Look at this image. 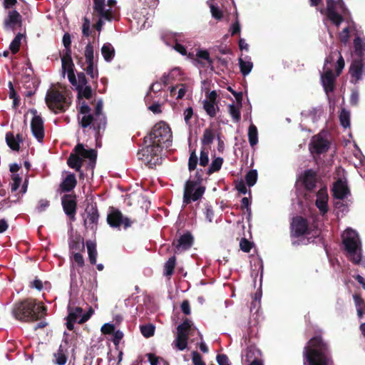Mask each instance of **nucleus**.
<instances>
[{
	"mask_svg": "<svg viewBox=\"0 0 365 365\" xmlns=\"http://www.w3.org/2000/svg\"><path fill=\"white\" fill-rule=\"evenodd\" d=\"M327 346L320 337L309 340L304 351V365H329Z\"/></svg>",
	"mask_w": 365,
	"mask_h": 365,
	"instance_id": "f257e3e1",
	"label": "nucleus"
},
{
	"mask_svg": "<svg viewBox=\"0 0 365 365\" xmlns=\"http://www.w3.org/2000/svg\"><path fill=\"white\" fill-rule=\"evenodd\" d=\"M343 244L349 259L354 264L365 267V259L362 256L361 242L357 232L351 229H346L342 234Z\"/></svg>",
	"mask_w": 365,
	"mask_h": 365,
	"instance_id": "f03ea898",
	"label": "nucleus"
},
{
	"mask_svg": "<svg viewBox=\"0 0 365 365\" xmlns=\"http://www.w3.org/2000/svg\"><path fill=\"white\" fill-rule=\"evenodd\" d=\"M46 307L40 304H36L34 299H27L16 304L13 310L16 319L21 321L29 322L40 319L44 315Z\"/></svg>",
	"mask_w": 365,
	"mask_h": 365,
	"instance_id": "7ed1b4c3",
	"label": "nucleus"
},
{
	"mask_svg": "<svg viewBox=\"0 0 365 365\" xmlns=\"http://www.w3.org/2000/svg\"><path fill=\"white\" fill-rule=\"evenodd\" d=\"M172 134L168 125L160 122L155 125L151 133L145 138V143H153L160 148H168L170 145Z\"/></svg>",
	"mask_w": 365,
	"mask_h": 365,
	"instance_id": "20e7f679",
	"label": "nucleus"
},
{
	"mask_svg": "<svg viewBox=\"0 0 365 365\" xmlns=\"http://www.w3.org/2000/svg\"><path fill=\"white\" fill-rule=\"evenodd\" d=\"M76 90L79 105L78 122L83 128H86L91 123L92 119L90 108L83 98L89 99L92 96V90L89 86L76 88Z\"/></svg>",
	"mask_w": 365,
	"mask_h": 365,
	"instance_id": "39448f33",
	"label": "nucleus"
},
{
	"mask_svg": "<svg viewBox=\"0 0 365 365\" xmlns=\"http://www.w3.org/2000/svg\"><path fill=\"white\" fill-rule=\"evenodd\" d=\"M74 151L75 153H71L68 159V165L71 168L79 170L82 165V161L86 160H89L90 165L95 163L96 153L93 149H86L83 144L79 143L76 146Z\"/></svg>",
	"mask_w": 365,
	"mask_h": 365,
	"instance_id": "423d86ee",
	"label": "nucleus"
},
{
	"mask_svg": "<svg viewBox=\"0 0 365 365\" xmlns=\"http://www.w3.org/2000/svg\"><path fill=\"white\" fill-rule=\"evenodd\" d=\"M61 90L53 88L48 91L46 96V103L48 107L54 113L65 110L69 103L66 96V89L61 87Z\"/></svg>",
	"mask_w": 365,
	"mask_h": 365,
	"instance_id": "0eeeda50",
	"label": "nucleus"
},
{
	"mask_svg": "<svg viewBox=\"0 0 365 365\" xmlns=\"http://www.w3.org/2000/svg\"><path fill=\"white\" fill-rule=\"evenodd\" d=\"M93 9L99 16V19L96 24V29L100 32L105 21H111L115 19L116 10L109 8L105 0H93Z\"/></svg>",
	"mask_w": 365,
	"mask_h": 365,
	"instance_id": "6e6552de",
	"label": "nucleus"
},
{
	"mask_svg": "<svg viewBox=\"0 0 365 365\" xmlns=\"http://www.w3.org/2000/svg\"><path fill=\"white\" fill-rule=\"evenodd\" d=\"M145 144V148L138 153V159L149 167L160 163L163 149L153 143Z\"/></svg>",
	"mask_w": 365,
	"mask_h": 365,
	"instance_id": "1a4fd4ad",
	"label": "nucleus"
},
{
	"mask_svg": "<svg viewBox=\"0 0 365 365\" xmlns=\"http://www.w3.org/2000/svg\"><path fill=\"white\" fill-rule=\"evenodd\" d=\"M349 11L342 0L335 1L327 0V15L328 19L336 26H339L343 21V16L349 14Z\"/></svg>",
	"mask_w": 365,
	"mask_h": 365,
	"instance_id": "9d476101",
	"label": "nucleus"
},
{
	"mask_svg": "<svg viewBox=\"0 0 365 365\" xmlns=\"http://www.w3.org/2000/svg\"><path fill=\"white\" fill-rule=\"evenodd\" d=\"M354 61L349 72L355 83L359 81L365 74V47H355L353 53Z\"/></svg>",
	"mask_w": 365,
	"mask_h": 365,
	"instance_id": "9b49d317",
	"label": "nucleus"
},
{
	"mask_svg": "<svg viewBox=\"0 0 365 365\" xmlns=\"http://www.w3.org/2000/svg\"><path fill=\"white\" fill-rule=\"evenodd\" d=\"M192 331V323L189 320L184 321L177 328V336L173 346L180 351H183L187 345L188 336Z\"/></svg>",
	"mask_w": 365,
	"mask_h": 365,
	"instance_id": "f8f14e48",
	"label": "nucleus"
},
{
	"mask_svg": "<svg viewBox=\"0 0 365 365\" xmlns=\"http://www.w3.org/2000/svg\"><path fill=\"white\" fill-rule=\"evenodd\" d=\"M205 192V187L194 181H187L184 189L183 202L190 203L200 199Z\"/></svg>",
	"mask_w": 365,
	"mask_h": 365,
	"instance_id": "ddd939ff",
	"label": "nucleus"
},
{
	"mask_svg": "<svg viewBox=\"0 0 365 365\" xmlns=\"http://www.w3.org/2000/svg\"><path fill=\"white\" fill-rule=\"evenodd\" d=\"M330 67L331 69L332 67H335L336 68V76H339L343 68H344V61L341 54V52L338 51L336 48L331 49L329 55L327 56L324 68Z\"/></svg>",
	"mask_w": 365,
	"mask_h": 365,
	"instance_id": "4468645a",
	"label": "nucleus"
},
{
	"mask_svg": "<svg viewBox=\"0 0 365 365\" xmlns=\"http://www.w3.org/2000/svg\"><path fill=\"white\" fill-rule=\"evenodd\" d=\"M93 313L92 309H90L86 314H83V310L80 307H76L74 309H70L66 322L67 328L70 330L73 329L74 322L78 324L84 323L91 317Z\"/></svg>",
	"mask_w": 365,
	"mask_h": 365,
	"instance_id": "2eb2a0df",
	"label": "nucleus"
},
{
	"mask_svg": "<svg viewBox=\"0 0 365 365\" xmlns=\"http://www.w3.org/2000/svg\"><path fill=\"white\" fill-rule=\"evenodd\" d=\"M62 75L64 77L67 73L68 78L72 85L76 84V78L73 72V63L71 56L69 47H66V53L61 58Z\"/></svg>",
	"mask_w": 365,
	"mask_h": 365,
	"instance_id": "dca6fc26",
	"label": "nucleus"
},
{
	"mask_svg": "<svg viewBox=\"0 0 365 365\" xmlns=\"http://www.w3.org/2000/svg\"><path fill=\"white\" fill-rule=\"evenodd\" d=\"M329 143L326 138V134L320 133L314 135L309 144V150L312 153H323L329 148Z\"/></svg>",
	"mask_w": 365,
	"mask_h": 365,
	"instance_id": "f3484780",
	"label": "nucleus"
},
{
	"mask_svg": "<svg viewBox=\"0 0 365 365\" xmlns=\"http://www.w3.org/2000/svg\"><path fill=\"white\" fill-rule=\"evenodd\" d=\"M34 117L31 122V129L33 135L38 142H41L44 137L43 122L42 118L36 115V111H32Z\"/></svg>",
	"mask_w": 365,
	"mask_h": 365,
	"instance_id": "a211bd4d",
	"label": "nucleus"
},
{
	"mask_svg": "<svg viewBox=\"0 0 365 365\" xmlns=\"http://www.w3.org/2000/svg\"><path fill=\"white\" fill-rule=\"evenodd\" d=\"M107 220L111 227L124 225V227L127 228L130 226V220L126 217L124 218L122 214L118 210H112L108 215Z\"/></svg>",
	"mask_w": 365,
	"mask_h": 365,
	"instance_id": "6ab92c4d",
	"label": "nucleus"
},
{
	"mask_svg": "<svg viewBox=\"0 0 365 365\" xmlns=\"http://www.w3.org/2000/svg\"><path fill=\"white\" fill-rule=\"evenodd\" d=\"M335 78L336 76L333 74L330 67H327L326 68H323L321 80L327 93L334 90Z\"/></svg>",
	"mask_w": 365,
	"mask_h": 365,
	"instance_id": "aec40b11",
	"label": "nucleus"
},
{
	"mask_svg": "<svg viewBox=\"0 0 365 365\" xmlns=\"http://www.w3.org/2000/svg\"><path fill=\"white\" fill-rule=\"evenodd\" d=\"M332 192L335 198L341 200L346 198L350 194L346 180L342 179L338 180L334 184Z\"/></svg>",
	"mask_w": 365,
	"mask_h": 365,
	"instance_id": "412c9836",
	"label": "nucleus"
},
{
	"mask_svg": "<svg viewBox=\"0 0 365 365\" xmlns=\"http://www.w3.org/2000/svg\"><path fill=\"white\" fill-rule=\"evenodd\" d=\"M316 182V174L311 170L305 171L298 180V183H302L308 190H311L315 187Z\"/></svg>",
	"mask_w": 365,
	"mask_h": 365,
	"instance_id": "4be33fe9",
	"label": "nucleus"
},
{
	"mask_svg": "<svg viewBox=\"0 0 365 365\" xmlns=\"http://www.w3.org/2000/svg\"><path fill=\"white\" fill-rule=\"evenodd\" d=\"M102 109H103V102L102 101H98L96 104V116L93 117L91 115V123L89 125H92L94 129L98 128L101 129V128L105 125L106 120L105 117L102 114Z\"/></svg>",
	"mask_w": 365,
	"mask_h": 365,
	"instance_id": "5701e85b",
	"label": "nucleus"
},
{
	"mask_svg": "<svg viewBox=\"0 0 365 365\" xmlns=\"http://www.w3.org/2000/svg\"><path fill=\"white\" fill-rule=\"evenodd\" d=\"M98 220V211L94 207L86 209L84 217V225L86 228L94 230Z\"/></svg>",
	"mask_w": 365,
	"mask_h": 365,
	"instance_id": "b1692460",
	"label": "nucleus"
},
{
	"mask_svg": "<svg viewBox=\"0 0 365 365\" xmlns=\"http://www.w3.org/2000/svg\"><path fill=\"white\" fill-rule=\"evenodd\" d=\"M21 16L18 11L12 10L9 12L7 17L4 19V27L6 29H14L20 26Z\"/></svg>",
	"mask_w": 365,
	"mask_h": 365,
	"instance_id": "393cba45",
	"label": "nucleus"
},
{
	"mask_svg": "<svg viewBox=\"0 0 365 365\" xmlns=\"http://www.w3.org/2000/svg\"><path fill=\"white\" fill-rule=\"evenodd\" d=\"M62 205L66 214L73 219L76 207V203L74 197L68 195L63 196L62 198Z\"/></svg>",
	"mask_w": 365,
	"mask_h": 365,
	"instance_id": "a878e982",
	"label": "nucleus"
},
{
	"mask_svg": "<svg viewBox=\"0 0 365 365\" xmlns=\"http://www.w3.org/2000/svg\"><path fill=\"white\" fill-rule=\"evenodd\" d=\"M327 201L328 193L327 189H320L317 192L315 204L317 208L322 214H325L328 210Z\"/></svg>",
	"mask_w": 365,
	"mask_h": 365,
	"instance_id": "bb28decb",
	"label": "nucleus"
},
{
	"mask_svg": "<svg viewBox=\"0 0 365 365\" xmlns=\"http://www.w3.org/2000/svg\"><path fill=\"white\" fill-rule=\"evenodd\" d=\"M307 230V225L306 221L301 217H297L293 219L292 223V233L298 237L304 235Z\"/></svg>",
	"mask_w": 365,
	"mask_h": 365,
	"instance_id": "cd10ccee",
	"label": "nucleus"
},
{
	"mask_svg": "<svg viewBox=\"0 0 365 365\" xmlns=\"http://www.w3.org/2000/svg\"><path fill=\"white\" fill-rule=\"evenodd\" d=\"M192 243V237L190 234L187 233L182 235L178 241L175 246V253L180 252L182 250L190 248Z\"/></svg>",
	"mask_w": 365,
	"mask_h": 365,
	"instance_id": "c85d7f7f",
	"label": "nucleus"
},
{
	"mask_svg": "<svg viewBox=\"0 0 365 365\" xmlns=\"http://www.w3.org/2000/svg\"><path fill=\"white\" fill-rule=\"evenodd\" d=\"M182 71L179 68H175L172 69L169 73H165L161 81L164 85L172 83L175 81H180L182 79Z\"/></svg>",
	"mask_w": 365,
	"mask_h": 365,
	"instance_id": "c756f323",
	"label": "nucleus"
},
{
	"mask_svg": "<svg viewBox=\"0 0 365 365\" xmlns=\"http://www.w3.org/2000/svg\"><path fill=\"white\" fill-rule=\"evenodd\" d=\"M188 91V86L185 84H179L170 88V95L176 99L183 98Z\"/></svg>",
	"mask_w": 365,
	"mask_h": 365,
	"instance_id": "7c9ffc66",
	"label": "nucleus"
},
{
	"mask_svg": "<svg viewBox=\"0 0 365 365\" xmlns=\"http://www.w3.org/2000/svg\"><path fill=\"white\" fill-rule=\"evenodd\" d=\"M242 105L231 103L227 106L228 113L234 122H239L241 119V108Z\"/></svg>",
	"mask_w": 365,
	"mask_h": 365,
	"instance_id": "2f4dec72",
	"label": "nucleus"
},
{
	"mask_svg": "<svg viewBox=\"0 0 365 365\" xmlns=\"http://www.w3.org/2000/svg\"><path fill=\"white\" fill-rule=\"evenodd\" d=\"M76 185V177L73 174L68 175L61 184L62 190L68 192L71 190Z\"/></svg>",
	"mask_w": 365,
	"mask_h": 365,
	"instance_id": "473e14b6",
	"label": "nucleus"
},
{
	"mask_svg": "<svg viewBox=\"0 0 365 365\" xmlns=\"http://www.w3.org/2000/svg\"><path fill=\"white\" fill-rule=\"evenodd\" d=\"M240 66L242 73L246 76L251 72L253 65L250 59L245 57L244 58H240Z\"/></svg>",
	"mask_w": 365,
	"mask_h": 365,
	"instance_id": "72a5a7b5",
	"label": "nucleus"
},
{
	"mask_svg": "<svg viewBox=\"0 0 365 365\" xmlns=\"http://www.w3.org/2000/svg\"><path fill=\"white\" fill-rule=\"evenodd\" d=\"M249 143L252 147H254L258 143V132L257 127L251 124L248 130Z\"/></svg>",
	"mask_w": 365,
	"mask_h": 365,
	"instance_id": "f704fd0d",
	"label": "nucleus"
},
{
	"mask_svg": "<svg viewBox=\"0 0 365 365\" xmlns=\"http://www.w3.org/2000/svg\"><path fill=\"white\" fill-rule=\"evenodd\" d=\"M203 108L206 113L210 117H215L216 115L217 110L218 109L217 103L209 102L203 101Z\"/></svg>",
	"mask_w": 365,
	"mask_h": 365,
	"instance_id": "c9c22d12",
	"label": "nucleus"
},
{
	"mask_svg": "<svg viewBox=\"0 0 365 365\" xmlns=\"http://www.w3.org/2000/svg\"><path fill=\"white\" fill-rule=\"evenodd\" d=\"M86 247L89 256V259L91 264L96 263L97 251L96 244L92 241H88L86 242Z\"/></svg>",
	"mask_w": 365,
	"mask_h": 365,
	"instance_id": "e433bc0d",
	"label": "nucleus"
},
{
	"mask_svg": "<svg viewBox=\"0 0 365 365\" xmlns=\"http://www.w3.org/2000/svg\"><path fill=\"white\" fill-rule=\"evenodd\" d=\"M7 145L14 150H18L19 148L20 139L19 135L14 136L11 133H7L6 135Z\"/></svg>",
	"mask_w": 365,
	"mask_h": 365,
	"instance_id": "4c0bfd02",
	"label": "nucleus"
},
{
	"mask_svg": "<svg viewBox=\"0 0 365 365\" xmlns=\"http://www.w3.org/2000/svg\"><path fill=\"white\" fill-rule=\"evenodd\" d=\"M163 43L167 46H175L177 44V33L166 32L161 36Z\"/></svg>",
	"mask_w": 365,
	"mask_h": 365,
	"instance_id": "58836bf2",
	"label": "nucleus"
},
{
	"mask_svg": "<svg viewBox=\"0 0 365 365\" xmlns=\"http://www.w3.org/2000/svg\"><path fill=\"white\" fill-rule=\"evenodd\" d=\"M11 190L12 192H15L19 188L20 185L22 182V176L19 173H14L11 175Z\"/></svg>",
	"mask_w": 365,
	"mask_h": 365,
	"instance_id": "ea45409f",
	"label": "nucleus"
},
{
	"mask_svg": "<svg viewBox=\"0 0 365 365\" xmlns=\"http://www.w3.org/2000/svg\"><path fill=\"white\" fill-rule=\"evenodd\" d=\"M323 111L320 107L312 108L309 111H304L302 113L303 115L309 117L313 122L317 121L322 115Z\"/></svg>",
	"mask_w": 365,
	"mask_h": 365,
	"instance_id": "a19ab883",
	"label": "nucleus"
},
{
	"mask_svg": "<svg viewBox=\"0 0 365 365\" xmlns=\"http://www.w3.org/2000/svg\"><path fill=\"white\" fill-rule=\"evenodd\" d=\"M257 180V173L256 170H250L245 176L246 183L250 187L253 186L256 183Z\"/></svg>",
	"mask_w": 365,
	"mask_h": 365,
	"instance_id": "79ce46f5",
	"label": "nucleus"
},
{
	"mask_svg": "<svg viewBox=\"0 0 365 365\" xmlns=\"http://www.w3.org/2000/svg\"><path fill=\"white\" fill-rule=\"evenodd\" d=\"M209 163V148L202 147L200 150V165L201 166H206Z\"/></svg>",
	"mask_w": 365,
	"mask_h": 365,
	"instance_id": "37998d69",
	"label": "nucleus"
},
{
	"mask_svg": "<svg viewBox=\"0 0 365 365\" xmlns=\"http://www.w3.org/2000/svg\"><path fill=\"white\" fill-rule=\"evenodd\" d=\"M56 359V363L58 365H64L66 363V356L62 346H60L59 349L54 355Z\"/></svg>",
	"mask_w": 365,
	"mask_h": 365,
	"instance_id": "c03bdc74",
	"label": "nucleus"
},
{
	"mask_svg": "<svg viewBox=\"0 0 365 365\" xmlns=\"http://www.w3.org/2000/svg\"><path fill=\"white\" fill-rule=\"evenodd\" d=\"M214 138V133L211 130L207 129L205 130L202 138V143L203 144V147H207L212 143Z\"/></svg>",
	"mask_w": 365,
	"mask_h": 365,
	"instance_id": "a18cd8bd",
	"label": "nucleus"
},
{
	"mask_svg": "<svg viewBox=\"0 0 365 365\" xmlns=\"http://www.w3.org/2000/svg\"><path fill=\"white\" fill-rule=\"evenodd\" d=\"M341 124L343 127L347 128L350 125V113L345 109H342L339 115Z\"/></svg>",
	"mask_w": 365,
	"mask_h": 365,
	"instance_id": "49530a36",
	"label": "nucleus"
},
{
	"mask_svg": "<svg viewBox=\"0 0 365 365\" xmlns=\"http://www.w3.org/2000/svg\"><path fill=\"white\" fill-rule=\"evenodd\" d=\"M101 53L106 61H110L113 59L115 51L113 47H101Z\"/></svg>",
	"mask_w": 365,
	"mask_h": 365,
	"instance_id": "de8ad7c7",
	"label": "nucleus"
},
{
	"mask_svg": "<svg viewBox=\"0 0 365 365\" xmlns=\"http://www.w3.org/2000/svg\"><path fill=\"white\" fill-rule=\"evenodd\" d=\"M141 334L146 338L153 336L155 327L152 324H146L140 327Z\"/></svg>",
	"mask_w": 365,
	"mask_h": 365,
	"instance_id": "09e8293b",
	"label": "nucleus"
},
{
	"mask_svg": "<svg viewBox=\"0 0 365 365\" xmlns=\"http://www.w3.org/2000/svg\"><path fill=\"white\" fill-rule=\"evenodd\" d=\"M175 265V257H170L165 264V274L170 276L173 274Z\"/></svg>",
	"mask_w": 365,
	"mask_h": 365,
	"instance_id": "8fccbe9b",
	"label": "nucleus"
},
{
	"mask_svg": "<svg viewBox=\"0 0 365 365\" xmlns=\"http://www.w3.org/2000/svg\"><path fill=\"white\" fill-rule=\"evenodd\" d=\"M223 159L222 158H216L214 159L209 168V173H214L218 171L222 165Z\"/></svg>",
	"mask_w": 365,
	"mask_h": 365,
	"instance_id": "3c124183",
	"label": "nucleus"
},
{
	"mask_svg": "<svg viewBox=\"0 0 365 365\" xmlns=\"http://www.w3.org/2000/svg\"><path fill=\"white\" fill-rule=\"evenodd\" d=\"M85 57L86 63H95L93 47H86L85 50Z\"/></svg>",
	"mask_w": 365,
	"mask_h": 365,
	"instance_id": "603ef678",
	"label": "nucleus"
},
{
	"mask_svg": "<svg viewBox=\"0 0 365 365\" xmlns=\"http://www.w3.org/2000/svg\"><path fill=\"white\" fill-rule=\"evenodd\" d=\"M210 11L213 18L220 20L222 18V12L217 6L210 4Z\"/></svg>",
	"mask_w": 365,
	"mask_h": 365,
	"instance_id": "864d4df0",
	"label": "nucleus"
},
{
	"mask_svg": "<svg viewBox=\"0 0 365 365\" xmlns=\"http://www.w3.org/2000/svg\"><path fill=\"white\" fill-rule=\"evenodd\" d=\"M87 67L85 68L87 73L92 78H95L98 76V70L95 66V63H86Z\"/></svg>",
	"mask_w": 365,
	"mask_h": 365,
	"instance_id": "5fc2aeb1",
	"label": "nucleus"
},
{
	"mask_svg": "<svg viewBox=\"0 0 365 365\" xmlns=\"http://www.w3.org/2000/svg\"><path fill=\"white\" fill-rule=\"evenodd\" d=\"M73 86H76V88L88 86L87 80L83 73H78V78H76V84Z\"/></svg>",
	"mask_w": 365,
	"mask_h": 365,
	"instance_id": "6e6d98bb",
	"label": "nucleus"
},
{
	"mask_svg": "<svg viewBox=\"0 0 365 365\" xmlns=\"http://www.w3.org/2000/svg\"><path fill=\"white\" fill-rule=\"evenodd\" d=\"M197 163V156L195 151L192 152L189 158L188 167L189 170H195Z\"/></svg>",
	"mask_w": 365,
	"mask_h": 365,
	"instance_id": "4d7b16f0",
	"label": "nucleus"
},
{
	"mask_svg": "<svg viewBox=\"0 0 365 365\" xmlns=\"http://www.w3.org/2000/svg\"><path fill=\"white\" fill-rule=\"evenodd\" d=\"M193 115V110L191 107L187 108L183 113L184 120L187 125L190 124V120Z\"/></svg>",
	"mask_w": 365,
	"mask_h": 365,
	"instance_id": "13d9d810",
	"label": "nucleus"
},
{
	"mask_svg": "<svg viewBox=\"0 0 365 365\" xmlns=\"http://www.w3.org/2000/svg\"><path fill=\"white\" fill-rule=\"evenodd\" d=\"M91 23L88 19H85L82 25V33L83 36H88L90 34Z\"/></svg>",
	"mask_w": 365,
	"mask_h": 365,
	"instance_id": "bf43d9fd",
	"label": "nucleus"
},
{
	"mask_svg": "<svg viewBox=\"0 0 365 365\" xmlns=\"http://www.w3.org/2000/svg\"><path fill=\"white\" fill-rule=\"evenodd\" d=\"M339 38L342 43H346L349 38V29L348 27L344 28L339 34Z\"/></svg>",
	"mask_w": 365,
	"mask_h": 365,
	"instance_id": "052dcab7",
	"label": "nucleus"
},
{
	"mask_svg": "<svg viewBox=\"0 0 365 365\" xmlns=\"http://www.w3.org/2000/svg\"><path fill=\"white\" fill-rule=\"evenodd\" d=\"M177 44L175 46H182L183 43H189L186 35L182 33H177Z\"/></svg>",
	"mask_w": 365,
	"mask_h": 365,
	"instance_id": "680f3d73",
	"label": "nucleus"
},
{
	"mask_svg": "<svg viewBox=\"0 0 365 365\" xmlns=\"http://www.w3.org/2000/svg\"><path fill=\"white\" fill-rule=\"evenodd\" d=\"M217 361L219 365H230L228 357L225 354L217 355Z\"/></svg>",
	"mask_w": 365,
	"mask_h": 365,
	"instance_id": "e2e57ef3",
	"label": "nucleus"
},
{
	"mask_svg": "<svg viewBox=\"0 0 365 365\" xmlns=\"http://www.w3.org/2000/svg\"><path fill=\"white\" fill-rule=\"evenodd\" d=\"M25 38L26 37L23 34H18L9 46H20L22 43V41L25 40Z\"/></svg>",
	"mask_w": 365,
	"mask_h": 365,
	"instance_id": "0e129e2a",
	"label": "nucleus"
},
{
	"mask_svg": "<svg viewBox=\"0 0 365 365\" xmlns=\"http://www.w3.org/2000/svg\"><path fill=\"white\" fill-rule=\"evenodd\" d=\"M354 302L356 304V308H357V314L359 317H361L363 312L361 308V304L362 302V300L360 297L357 295L354 296Z\"/></svg>",
	"mask_w": 365,
	"mask_h": 365,
	"instance_id": "69168bd1",
	"label": "nucleus"
},
{
	"mask_svg": "<svg viewBox=\"0 0 365 365\" xmlns=\"http://www.w3.org/2000/svg\"><path fill=\"white\" fill-rule=\"evenodd\" d=\"M240 248L242 251L244 252H250V249H251V244L250 242L246 240V239H242L241 241H240Z\"/></svg>",
	"mask_w": 365,
	"mask_h": 365,
	"instance_id": "338daca9",
	"label": "nucleus"
},
{
	"mask_svg": "<svg viewBox=\"0 0 365 365\" xmlns=\"http://www.w3.org/2000/svg\"><path fill=\"white\" fill-rule=\"evenodd\" d=\"M192 362L195 365H205L202 360L201 356L196 351L192 352Z\"/></svg>",
	"mask_w": 365,
	"mask_h": 365,
	"instance_id": "774afa93",
	"label": "nucleus"
}]
</instances>
